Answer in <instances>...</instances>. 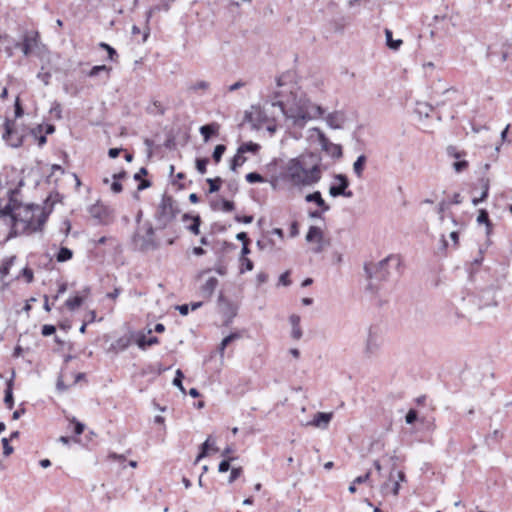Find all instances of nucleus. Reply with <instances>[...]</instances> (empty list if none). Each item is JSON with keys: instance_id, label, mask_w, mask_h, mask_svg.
<instances>
[{"instance_id": "nucleus-54", "label": "nucleus", "mask_w": 512, "mask_h": 512, "mask_svg": "<svg viewBox=\"0 0 512 512\" xmlns=\"http://www.w3.org/2000/svg\"><path fill=\"white\" fill-rule=\"evenodd\" d=\"M121 293V288H114V290L112 292H109L107 293V298L111 299V300H116L117 297L120 295Z\"/></svg>"}, {"instance_id": "nucleus-12", "label": "nucleus", "mask_w": 512, "mask_h": 512, "mask_svg": "<svg viewBox=\"0 0 512 512\" xmlns=\"http://www.w3.org/2000/svg\"><path fill=\"white\" fill-rule=\"evenodd\" d=\"M218 286V279L216 277H209L206 282L200 287L201 295L204 298H210L216 287Z\"/></svg>"}, {"instance_id": "nucleus-57", "label": "nucleus", "mask_w": 512, "mask_h": 512, "mask_svg": "<svg viewBox=\"0 0 512 512\" xmlns=\"http://www.w3.org/2000/svg\"><path fill=\"white\" fill-rule=\"evenodd\" d=\"M236 238L242 242V244L244 243H250V239L248 238V235L246 232H240L236 235Z\"/></svg>"}, {"instance_id": "nucleus-5", "label": "nucleus", "mask_w": 512, "mask_h": 512, "mask_svg": "<svg viewBox=\"0 0 512 512\" xmlns=\"http://www.w3.org/2000/svg\"><path fill=\"white\" fill-rule=\"evenodd\" d=\"M179 213L176 201L170 195H163L157 209L159 219L172 220Z\"/></svg>"}, {"instance_id": "nucleus-3", "label": "nucleus", "mask_w": 512, "mask_h": 512, "mask_svg": "<svg viewBox=\"0 0 512 512\" xmlns=\"http://www.w3.org/2000/svg\"><path fill=\"white\" fill-rule=\"evenodd\" d=\"M283 114L292 118L295 122L307 121L313 118H320L325 114V110L317 104L309 101H301L298 104H289V102L278 101L276 103Z\"/></svg>"}, {"instance_id": "nucleus-6", "label": "nucleus", "mask_w": 512, "mask_h": 512, "mask_svg": "<svg viewBox=\"0 0 512 512\" xmlns=\"http://www.w3.org/2000/svg\"><path fill=\"white\" fill-rule=\"evenodd\" d=\"M3 126V139L12 147H20L23 136L15 129V121L6 119Z\"/></svg>"}, {"instance_id": "nucleus-13", "label": "nucleus", "mask_w": 512, "mask_h": 512, "mask_svg": "<svg viewBox=\"0 0 512 512\" xmlns=\"http://www.w3.org/2000/svg\"><path fill=\"white\" fill-rule=\"evenodd\" d=\"M184 222L191 220V224L187 226V230L194 235L200 234V226L202 223L201 217L199 215L191 216L189 214H184L182 217Z\"/></svg>"}, {"instance_id": "nucleus-29", "label": "nucleus", "mask_w": 512, "mask_h": 512, "mask_svg": "<svg viewBox=\"0 0 512 512\" xmlns=\"http://www.w3.org/2000/svg\"><path fill=\"white\" fill-rule=\"evenodd\" d=\"M385 36H386V42L387 46L393 50L399 49V47L402 45V40H393L392 38V31L389 29L385 30Z\"/></svg>"}, {"instance_id": "nucleus-41", "label": "nucleus", "mask_w": 512, "mask_h": 512, "mask_svg": "<svg viewBox=\"0 0 512 512\" xmlns=\"http://www.w3.org/2000/svg\"><path fill=\"white\" fill-rule=\"evenodd\" d=\"M21 275L22 277L25 279V281L27 283H31L33 280H34V273H33V270L29 267H25L22 271H21Z\"/></svg>"}, {"instance_id": "nucleus-46", "label": "nucleus", "mask_w": 512, "mask_h": 512, "mask_svg": "<svg viewBox=\"0 0 512 512\" xmlns=\"http://www.w3.org/2000/svg\"><path fill=\"white\" fill-rule=\"evenodd\" d=\"M208 87H209L208 82L198 81V82L194 83L193 85H191L190 89L197 91V90H206V89H208Z\"/></svg>"}, {"instance_id": "nucleus-42", "label": "nucleus", "mask_w": 512, "mask_h": 512, "mask_svg": "<svg viewBox=\"0 0 512 512\" xmlns=\"http://www.w3.org/2000/svg\"><path fill=\"white\" fill-rule=\"evenodd\" d=\"M183 377H184V375H183L182 371L181 370H177L176 376H175V378L173 380V384L175 386H177L182 392H185V389H184V387L182 385Z\"/></svg>"}, {"instance_id": "nucleus-58", "label": "nucleus", "mask_w": 512, "mask_h": 512, "mask_svg": "<svg viewBox=\"0 0 512 512\" xmlns=\"http://www.w3.org/2000/svg\"><path fill=\"white\" fill-rule=\"evenodd\" d=\"M191 252L195 256H202L206 253V250L203 249L201 246H196L192 248Z\"/></svg>"}, {"instance_id": "nucleus-22", "label": "nucleus", "mask_w": 512, "mask_h": 512, "mask_svg": "<svg viewBox=\"0 0 512 512\" xmlns=\"http://www.w3.org/2000/svg\"><path fill=\"white\" fill-rule=\"evenodd\" d=\"M16 260V256H10L5 258L0 266V277L3 279L10 273L11 267L14 265V262Z\"/></svg>"}, {"instance_id": "nucleus-51", "label": "nucleus", "mask_w": 512, "mask_h": 512, "mask_svg": "<svg viewBox=\"0 0 512 512\" xmlns=\"http://www.w3.org/2000/svg\"><path fill=\"white\" fill-rule=\"evenodd\" d=\"M289 232L291 237H296L299 234V224L297 221L291 223Z\"/></svg>"}, {"instance_id": "nucleus-60", "label": "nucleus", "mask_w": 512, "mask_h": 512, "mask_svg": "<svg viewBox=\"0 0 512 512\" xmlns=\"http://www.w3.org/2000/svg\"><path fill=\"white\" fill-rule=\"evenodd\" d=\"M121 151H122V149H120V148H110L108 151V155L110 158H116L119 156Z\"/></svg>"}, {"instance_id": "nucleus-55", "label": "nucleus", "mask_w": 512, "mask_h": 512, "mask_svg": "<svg viewBox=\"0 0 512 512\" xmlns=\"http://www.w3.org/2000/svg\"><path fill=\"white\" fill-rule=\"evenodd\" d=\"M111 190L114 193H120L123 190V186L119 181L115 180L111 185Z\"/></svg>"}, {"instance_id": "nucleus-39", "label": "nucleus", "mask_w": 512, "mask_h": 512, "mask_svg": "<svg viewBox=\"0 0 512 512\" xmlns=\"http://www.w3.org/2000/svg\"><path fill=\"white\" fill-rule=\"evenodd\" d=\"M243 473L242 467H234L231 470L230 476H229V483H233L236 481Z\"/></svg>"}, {"instance_id": "nucleus-63", "label": "nucleus", "mask_w": 512, "mask_h": 512, "mask_svg": "<svg viewBox=\"0 0 512 512\" xmlns=\"http://www.w3.org/2000/svg\"><path fill=\"white\" fill-rule=\"evenodd\" d=\"M450 238L454 242V244L457 246L459 244V234L456 231H453L450 233Z\"/></svg>"}, {"instance_id": "nucleus-8", "label": "nucleus", "mask_w": 512, "mask_h": 512, "mask_svg": "<svg viewBox=\"0 0 512 512\" xmlns=\"http://www.w3.org/2000/svg\"><path fill=\"white\" fill-rule=\"evenodd\" d=\"M40 34L38 31L26 32L20 44L21 50L25 56L30 55L39 45Z\"/></svg>"}, {"instance_id": "nucleus-35", "label": "nucleus", "mask_w": 512, "mask_h": 512, "mask_svg": "<svg viewBox=\"0 0 512 512\" xmlns=\"http://www.w3.org/2000/svg\"><path fill=\"white\" fill-rule=\"evenodd\" d=\"M245 179L248 183H251V184L265 182V178L257 172H250V173L246 174Z\"/></svg>"}, {"instance_id": "nucleus-32", "label": "nucleus", "mask_w": 512, "mask_h": 512, "mask_svg": "<svg viewBox=\"0 0 512 512\" xmlns=\"http://www.w3.org/2000/svg\"><path fill=\"white\" fill-rule=\"evenodd\" d=\"M241 337V334L240 333H231L230 335H228L227 337H225L222 342H221V346H220V352L221 354H223L225 348L232 342L234 341L235 339H239Z\"/></svg>"}, {"instance_id": "nucleus-36", "label": "nucleus", "mask_w": 512, "mask_h": 512, "mask_svg": "<svg viewBox=\"0 0 512 512\" xmlns=\"http://www.w3.org/2000/svg\"><path fill=\"white\" fill-rule=\"evenodd\" d=\"M209 163L208 158H197L196 159V169L200 174H205L207 172V165Z\"/></svg>"}, {"instance_id": "nucleus-16", "label": "nucleus", "mask_w": 512, "mask_h": 512, "mask_svg": "<svg viewBox=\"0 0 512 512\" xmlns=\"http://www.w3.org/2000/svg\"><path fill=\"white\" fill-rule=\"evenodd\" d=\"M210 451H218V448L214 446L212 437H208L206 441L201 445V451L196 457L195 464L199 463L202 458L206 457Z\"/></svg>"}, {"instance_id": "nucleus-23", "label": "nucleus", "mask_w": 512, "mask_h": 512, "mask_svg": "<svg viewBox=\"0 0 512 512\" xmlns=\"http://www.w3.org/2000/svg\"><path fill=\"white\" fill-rule=\"evenodd\" d=\"M246 161L247 157L243 153H240L237 149L236 154L230 161V169L232 171H237V169L241 167Z\"/></svg>"}, {"instance_id": "nucleus-40", "label": "nucleus", "mask_w": 512, "mask_h": 512, "mask_svg": "<svg viewBox=\"0 0 512 512\" xmlns=\"http://www.w3.org/2000/svg\"><path fill=\"white\" fill-rule=\"evenodd\" d=\"M234 457H228V459H224L220 462L218 466V471L221 473L227 472L230 469V463L233 461Z\"/></svg>"}, {"instance_id": "nucleus-33", "label": "nucleus", "mask_w": 512, "mask_h": 512, "mask_svg": "<svg viewBox=\"0 0 512 512\" xmlns=\"http://www.w3.org/2000/svg\"><path fill=\"white\" fill-rule=\"evenodd\" d=\"M207 183L209 185V192L210 193H214V192H217L220 190V187H221V184H222V179L220 177H217V178H208L207 180Z\"/></svg>"}, {"instance_id": "nucleus-25", "label": "nucleus", "mask_w": 512, "mask_h": 512, "mask_svg": "<svg viewBox=\"0 0 512 512\" xmlns=\"http://www.w3.org/2000/svg\"><path fill=\"white\" fill-rule=\"evenodd\" d=\"M332 418L331 413L318 412L314 415L313 424L315 426L327 425Z\"/></svg>"}, {"instance_id": "nucleus-2", "label": "nucleus", "mask_w": 512, "mask_h": 512, "mask_svg": "<svg viewBox=\"0 0 512 512\" xmlns=\"http://www.w3.org/2000/svg\"><path fill=\"white\" fill-rule=\"evenodd\" d=\"M321 178V160L314 154H301L290 159L279 174V180L289 189L313 186Z\"/></svg>"}, {"instance_id": "nucleus-4", "label": "nucleus", "mask_w": 512, "mask_h": 512, "mask_svg": "<svg viewBox=\"0 0 512 512\" xmlns=\"http://www.w3.org/2000/svg\"><path fill=\"white\" fill-rule=\"evenodd\" d=\"M388 262H395L397 266L401 264V258L399 255H390L379 262L378 265L375 264H366L365 271L368 275V278L372 279L374 276L379 280H384L387 276V271L385 266Z\"/></svg>"}, {"instance_id": "nucleus-18", "label": "nucleus", "mask_w": 512, "mask_h": 512, "mask_svg": "<svg viewBox=\"0 0 512 512\" xmlns=\"http://www.w3.org/2000/svg\"><path fill=\"white\" fill-rule=\"evenodd\" d=\"M399 489H400L399 482L396 480H392V476H390L388 482H385L381 487V491L384 495L391 493L394 496H397L399 493Z\"/></svg>"}, {"instance_id": "nucleus-49", "label": "nucleus", "mask_w": 512, "mask_h": 512, "mask_svg": "<svg viewBox=\"0 0 512 512\" xmlns=\"http://www.w3.org/2000/svg\"><path fill=\"white\" fill-rule=\"evenodd\" d=\"M55 332H56V328L53 325H44L42 327V331H41L43 336H50V335L54 334Z\"/></svg>"}, {"instance_id": "nucleus-59", "label": "nucleus", "mask_w": 512, "mask_h": 512, "mask_svg": "<svg viewBox=\"0 0 512 512\" xmlns=\"http://www.w3.org/2000/svg\"><path fill=\"white\" fill-rule=\"evenodd\" d=\"M249 244L250 243H244L242 245V249H241V255L240 257H248V254H250L251 250L249 248Z\"/></svg>"}, {"instance_id": "nucleus-10", "label": "nucleus", "mask_w": 512, "mask_h": 512, "mask_svg": "<svg viewBox=\"0 0 512 512\" xmlns=\"http://www.w3.org/2000/svg\"><path fill=\"white\" fill-rule=\"evenodd\" d=\"M89 293H90V290L88 288H86L83 290L82 295L76 294L72 297H69L65 301L66 308L70 311H74V310L78 309L84 303V301L88 297Z\"/></svg>"}, {"instance_id": "nucleus-45", "label": "nucleus", "mask_w": 512, "mask_h": 512, "mask_svg": "<svg viewBox=\"0 0 512 512\" xmlns=\"http://www.w3.org/2000/svg\"><path fill=\"white\" fill-rule=\"evenodd\" d=\"M468 166H469V163L466 160L457 161L453 164L455 171L458 173L466 170L468 168Z\"/></svg>"}, {"instance_id": "nucleus-28", "label": "nucleus", "mask_w": 512, "mask_h": 512, "mask_svg": "<svg viewBox=\"0 0 512 512\" xmlns=\"http://www.w3.org/2000/svg\"><path fill=\"white\" fill-rule=\"evenodd\" d=\"M73 257V252L67 247H61L56 255L58 262H66Z\"/></svg>"}, {"instance_id": "nucleus-9", "label": "nucleus", "mask_w": 512, "mask_h": 512, "mask_svg": "<svg viewBox=\"0 0 512 512\" xmlns=\"http://www.w3.org/2000/svg\"><path fill=\"white\" fill-rule=\"evenodd\" d=\"M335 180H337L339 183H338V185H332L329 188V193L331 196L337 197V196L342 195V196L349 197L352 195L351 192L346 193V189L349 186V181L345 175H342V174L336 175Z\"/></svg>"}, {"instance_id": "nucleus-20", "label": "nucleus", "mask_w": 512, "mask_h": 512, "mask_svg": "<svg viewBox=\"0 0 512 512\" xmlns=\"http://www.w3.org/2000/svg\"><path fill=\"white\" fill-rule=\"evenodd\" d=\"M289 320L292 325L291 335L295 340H299L302 336V330L300 327V317L296 314H293L290 316Z\"/></svg>"}, {"instance_id": "nucleus-31", "label": "nucleus", "mask_w": 512, "mask_h": 512, "mask_svg": "<svg viewBox=\"0 0 512 512\" xmlns=\"http://www.w3.org/2000/svg\"><path fill=\"white\" fill-rule=\"evenodd\" d=\"M366 163V157L364 155H360L354 163V172L358 177L362 176L364 165Z\"/></svg>"}, {"instance_id": "nucleus-62", "label": "nucleus", "mask_w": 512, "mask_h": 512, "mask_svg": "<svg viewBox=\"0 0 512 512\" xmlns=\"http://www.w3.org/2000/svg\"><path fill=\"white\" fill-rule=\"evenodd\" d=\"M24 412H25V409H23V408H19V409L15 410V411L13 412V416H12V418H13L14 420H17V419H19V418L24 414Z\"/></svg>"}, {"instance_id": "nucleus-1", "label": "nucleus", "mask_w": 512, "mask_h": 512, "mask_svg": "<svg viewBox=\"0 0 512 512\" xmlns=\"http://www.w3.org/2000/svg\"><path fill=\"white\" fill-rule=\"evenodd\" d=\"M59 193L50 194L46 205L50 204L47 212L39 205H24L18 200V192L9 190L5 198L0 197V218H3L16 232H35L41 230L45 224L52 206L60 201Z\"/></svg>"}, {"instance_id": "nucleus-19", "label": "nucleus", "mask_w": 512, "mask_h": 512, "mask_svg": "<svg viewBox=\"0 0 512 512\" xmlns=\"http://www.w3.org/2000/svg\"><path fill=\"white\" fill-rule=\"evenodd\" d=\"M69 422L67 429L71 431L75 436L81 435L85 430V425L78 421L75 417H67Z\"/></svg>"}, {"instance_id": "nucleus-34", "label": "nucleus", "mask_w": 512, "mask_h": 512, "mask_svg": "<svg viewBox=\"0 0 512 512\" xmlns=\"http://www.w3.org/2000/svg\"><path fill=\"white\" fill-rule=\"evenodd\" d=\"M225 151H226V146L223 144H219L215 147L213 154H212V158L216 164H218L221 161V158H222L223 154L225 153Z\"/></svg>"}, {"instance_id": "nucleus-47", "label": "nucleus", "mask_w": 512, "mask_h": 512, "mask_svg": "<svg viewBox=\"0 0 512 512\" xmlns=\"http://www.w3.org/2000/svg\"><path fill=\"white\" fill-rule=\"evenodd\" d=\"M235 221L238 222V223H245V224H249L253 221V216L252 215H245V216H240V215H236L234 217Z\"/></svg>"}, {"instance_id": "nucleus-61", "label": "nucleus", "mask_w": 512, "mask_h": 512, "mask_svg": "<svg viewBox=\"0 0 512 512\" xmlns=\"http://www.w3.org/2000/svg\"><path fill=\"white\" fill-rule=\"evenodd\" d=\"M177 309L180 312V314L184 316L187 315L189 312V307L186 304L177 306Z\"/></svg>"}, {"instance_id": "nucleus-15", "label": "nucleus", "mask_w": 512, "mask_h": 512, "mask_svg": "<svg viewBox=\"0 0 512 512\" xmlns=\"http://www.w3.org/2000/svg\"><path fill=\"white\" fill-rule=\"evenodd\" d=\"M305 200L307 202H314L321 209V212H327L330 209L319 191L306 195Z\"/></svg>"}, {"instance_id": "nucleus-24", "label": "nucleus", "mask_w": 512, "mask_h": 512, "mask_svg": "<svg viewBox=\"0 0 512 512\" xmlns=\"http://www.w3.org/2000/svg\"><path fill=\"white\" fill-rule=\"evenodd\" d=\"M260 148L261 146L257 143H254V142H245L243 144H241L239 147H238V150L240 153H252V154H257L259 151H260Z\"/></svg>"}, {"instance_id": "nucleus-64", "label": "nucleus", "mask_w": 512, "mask_h": 512, "mask_svg": "<svg viewBox=\"0 0 512 512\" xmlns=\"http://www.w3.org/2000/svg\"><path fill=\"white\" fill-rule=\"evenodd\" d=\"M125 177H126L125 171H120L119 173H116L113 175V179L117 180V181H120V180L124 179Z\"/></svg>"}, {"instance_id": "nucleus-11", "label": "nucleus", "mask_w": 512, "mask_h": 512, "mask_svg": "<svg viewBox=\"0 0 512 512\" xmlns=\"http://www.w3.org/2000/svg\"><path fill=\"white\" fill-rule=\"evenodd\" d=\"M321 144L323 149L332 157L339 158L342 156V147L340 145L330 142L325 137L321 138Z\"/></svg>"}, {"instance_id": "nucleus-14", "label": "nucleus", "mask_w": 512, "mask_h": 512, "mask_svg": "<svg viewBox=\"0 0 512 512\" xmlns=\"http://www.w3.org/2000/svg\"><path fill=\"white\" fill-rule=\"evenodd\" d=\"M211 209L214 211H224L231 212L235 209V204L233 201L220 199L216 201H212L210 203Z\"/></svg>"}, {"instance_id": "nucleus-27", "label": "nucleus", "mask_w": 512, "mask_h": 512, "mask_svg": "<svg viewBox=\"0 0 512 512\" xmlns=\"http://www.w3.org/2000/svg\"><path fill=\"white\" fill-rule=\"evenodd\" d=\"M158 343L159 339L156 336L147 338L146 336L142 335L137 339V344L141 349H145Z\"/></svg>"}, {"instance_id": "nucleus-26", "label": "nucleus", "mask_w": 512, "mask_h": 512, "mask_svg": "<svg viewBox=\"0 0 512 512\" xmlns=\"http://www.w3.org/2000/svg\"><path fill=\"white\" fill-rule=\"evenodd\" d=\"M111 71H112V68L111 67H108L106 65H96V66H93L89 72H88V76L89 77H96L98 76L101 72H105L106 73V77L107 79L110 78V74H111Z\"/></svg>"}, {"instance_id": "nucleus-52", "label": "nucleus", "mask_w": 512, "mask_h": 512, "mask_svg": "<svg viewBox=\"0 0 512 512\" xmlns=\"http://www.w3.org/2000/svg\"><path fill=\"white\" fill-rule=\"evenodd\" d=\"M107 51V54H108V59L113 61V62H117L118 61V53L117 51L112 47L110 46V48Z\"/></svg>"}, {"instance_id": "nucleus-56", "label": "nucleus", "mask_w": 512, "mask_h": 512, "mask_svg": "<svg viewBox=\"0 0 512 512\" xmlns=\"http://www.w3.org/2000/svg\"><path fill=\"white\" fill-rule=\"evenodd\" d=\"M108 459L109 460H113V461H120V462H122V461L125 460V456L112 452V453H110L108 455Z\"/></svg>"}, {"instance_id": "nucleus-48", "label": "nucleus", "mask_w": 512, "mask_h": 512, "mask_svg": "<svg viewBox=\"0 0 512 512\" xmlns=\"http://www.w3.org/2000/svg\"><path fill=\"white\" fill-rule=\"evenodd\" d=\"M416 419H417V411L414 409H410L408 411V413L406 414V422L408 424H412L416 421Z\"/></svg>"}, {"instance_id": "nucleus-7", "label": "nucleus", "mask_w": 512, "mask_h": 512, "mask_svg": "<svg viewBox=\"0 0 512 512\" xmlns=\"http://www.w3.org/2000/svg\"><path fill=\"white\" fill-rule=\"evenodd\" d=\"M306 240L309 243H315L316 247L313 248V251L316 253L322 252L325 245L328 242L324 239V233L320 227L311 226L306 234Z\"/></svg>"}, {"instance_id": "nucleus-38", "label": "nucleus", "mask_w": 512, "mask_h": 512, "mask_svg": "<svg viewBox=\"0 0 512 512\" xmlns=\"http://www.w3.org/2000/svg\"><path fill=\"white\" fill-rule=\"evenodd\" d=\"M4 402L7 406L8 409H12L13 408V394H12V388L11 386L9 385L5 391V398H4Z\"/></svg>"}, {"instance_id": "nucleus-44", "label": "nucleus", "mask_w": 512, "mask_h": 512, "mask_svg": "<svg viewBox=\"0 0 512 512\" xmlns=\"http://www.w3.org/2000/svg\"><path fill=\"white\" fill-rule=\"evenodd\" d=\"M2 445H3L4 456H9L13 453V447L10 445L8 438L2 439Z\"/></svg>"}, {"instance_id": "nucleus-43", "label": "nucleus", "mask_w": 512, "mask_h": 512, "mask_svg": "<svg viewBox=\"0 0 512 512\" xmlns=\"http://www.w3.org/2000/svg\"><path fill=\"white\" fill-rule=\"evenodd\" d=\"M447 152L450 156L457 158V159L466 155V153L464 151H458V149L455 146H449L447 148Z\"/></svg>"}, {"instance_id": "nucleus-53", "label": "nucleus", "mask_w": 512, "mask_h": 512, "mask_svg": "<svg viewBox=\"0 0 512 512\" xmlns=\"http://www.w3.org/2000/svg\"><path fill=\"white\" fill-rule=\"evenodd\" d=\"M24 111L20 103V98L17 97L15 101V116L21 117L23 115Z\"/></svg>"}, {"instance_id": "nucleus-17", "label": "nucleus", "mask_w": 512, "mask_h": 512, "mask_svg": "<svg viewBox=\"0 0 512 512\" xmlns=\"http://www.w3.org/2000/svg\"><path fill=\"white\" fill-rule=\"evenodd\" d=\"M219 124L214 122L200 127V133L204 138V141H208L211 136L218 134Z\"/></svg>"}, {"instance_id": "nucleus-30", "label": "nucleus", "mask_w": 512, "mask_h": 512, "mask_svg": "<svg viewBox=\"0 0 512 512\" xmlns=\"http://www.w3.org/2000/svg\"><path fill=\"white\" fill-rule=\"evenodd\" d=\"M239 263H240V266H239L240 273H245V272L251 271L254 268V264H253L252 260L248 257H240Z\"/></svg>"}, {"instance_id": "nucleus-21", "label": "nucleus", "mask_w": 512, "mask_h": 512, "mask_svg": "<svg viewBox=\"0 0 512 512\" xmlns=\"http://www.w3.org/2000/svg\"><path fill=\"white\" fill-rule=\"evenodd\" d=\"M477 222L479 224H485L486 225V234L489 236L492 233L493 230V224L491 220L489 219V214L485 209H481L479 211Z\"/></svg>"}, {"instance_id": "nucleus-37", "label": "nucleus", "mask_w": 512, "mask_h": 512, "mask_svg": "<svg viewBox=\"0 0 512 512\" xmlns=\"http://www.w3.org/2000/svg\"><path fill=\"white\" fill-rule=\"evenodd\" d=\"M371 472L368 471L364 475L358 476L354 479L353 484H362V483H368V485L372 488L373 484L371 481Z\"/></svg>"}, {"instance_id": "nucleus-50", "label": "nucleus", "mask_w": 512, "mask_h": 512, "mask_svg": "<svg viewBox=\"0 0 512 512\" xmlns=\"http://www.w3.org/2000/svg\"><path fill=\"white\" fill-rule=\"evenodd\" d=\"M152 105L154 106V108H155V110H156V112H157V113H159V114H161V115H163V114L165 113L166 109H165V107H164V105L162 104V102H161V101H159V100H154V101L152 102Z\"/></svg>"}]
</instances>
